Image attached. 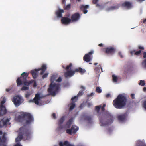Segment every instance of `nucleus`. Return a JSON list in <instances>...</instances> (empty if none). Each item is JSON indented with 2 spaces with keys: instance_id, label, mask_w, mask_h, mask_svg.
<instances>
[{
  "instance_id": "1",
  "label": "nucleus",
  "mask_w": 146,
  "mask_h": 146,
  "mask_svg": "<svg viewBox=\"0 0 146 146\" xmlns=\"http://www.w3.org/2000/svg\"><path fill=\"white\" fill-rule=\"evenodd\" d=\"M18 136L15 139V141L17 142V143L14 146H22L17 142L20 141L23 137L26 140H29L32 137V130L31 129L26 128L25 126L20 128L18 131Z\"/></svg>"
},
{
  "instance_id": "2",
  "label": "nucleus",
  "mask_w": 146,
  "mask_h": 146,
  "mask_svg": "<svg viewBox=\"0 0 146 146\" xmlns=\"http://www.w3.org/2000/svg\"><path fill=\"white\" fill-rule=\"evenodd\" d=\"M104 108L102 107V112L98 115L100 125L102 126H105L108 124L111 123L113 121V117L108 111L103 112Z\"/></svg>"
},
{
  "instance_id": "3",
  "label": "nucleus",
  "mask_w": 146,
  "mask_h": 146,
  "mask_svg": "<svg viewBox=\"0 0 146 146\" xmlns=\"http://www.w3.org/2000/svg\"><path fill=\"white\" fill-rule=\"evenodd\" d=\"M28 75V73L23 72L21 74V76H23V77L19 78L17 80V85L18 86H20L22 83L24 84V86L21 89L22 91L28 90L29 88V86L33 82V81L32 80L29 82L26 81V78Z\"/></svg>"
},
{
  "instance_id": "4",
  "label": "nucleus",
  "mask_w": 146,
  "mask_h": 146,
  "mask_svg": "<svg viewBox=\"0 0 146 146\" xmlns=\"http://www.w3.org/2000/svg\"><path fill=\"white\" fill-rule=\"evenodd\" d=\"M127 99L124 95L122 94H119L113 102L114 106L118 109H122L126 105Z\"/></svg>"
},
{
  "instance_id": "5",
  "label": "nucleus",
  "mask_w": 146,
  "mask_h": 146,
  "mask_svg": "<svg viewBox=\"0 0 146 146\" xmlns=\"http://www.w3.org/2000/svg\"><path fill=\"white\" fill-rule=\"evenodd\" d=\"M21 116L18 118V121L20 122L24 121L27 125H30L33 123L34 118L29 113L27 112L21 113Z\"/></svg>"
},
{
  "instance_id": "6",
  "label": "nucleus",
  "mask_w": 146,
  "mask_h": 146,
  "mask_svg": "<svg viewBox=\"0 0 146 146\" xmlns=\"http://www.w3.org/2000/svg\"><path fill=\"white\" fill-rule=\"evenodd\" d=\"M62 81V78L59 77L54 82H52L50 84L49 87L48 89V91L52 96H55L59 91L60 88V86L59 84L56 83V82H60Z\"/></svg>"
},
{
  "instance_id": "7",
  "label": "nucleus",
  "mask_w": 146,
  "mask_h": 146,
  "mask_svg": "<svg viewBox=\"0 0 146 146\" xmlns=\"http://www.w3.org/2000/svg\"><path fill=\"white\" fill-rule=\"evenodd\" d=\"M72 66V63H70L69 65H68L66 68V70L67 72H65V76L66 77H71L75 74V72H79L81 74H83L86 72V70L84 69H82L81 68L76 69L74 71L71 69Z\"/></svg>"
},
{
  "instance_id": "8",
  "label": "nucleus",
  "mask_w": 146,
  "mask_h": 146,
  "mask_svg": "<svg viewBox=\"0 0 146 146\" xmlns=\"http://www.w3.org/2000/svg\"><path fill=\"white\" fill-rule=\"evenodd\" d=\"M73 121L72 118L70 119L65 126V129H66L67 133L70 135H72V133L75 134L78 130V127L75 125L72 126L71 129H68L70 128Z\"/></svg>"
},
{
  "instance_id": "9",
  "label": "nucleus",
  "mask_w": 146,
  "mask_h": 146,
  "mask_svg": "<svg viewBox=\"0 0 146 146\" xmlns=\"http://www.w3.org/2000/svg\"><path fill=\"white\" fill-rule=\"evenodd\" d=\"M47 68V65L45 64H43L41 67L38 69H35L31 70V72L32 75L33 77L34 78H36L38 76L39 71L41 70L40 74L41 75H42L44 73L45 70Z\"/></svg>"
},
{
  "instance_id": "10",
  "label": "nucleus",
  "mask_w": 146,
  "mask_h": 146,
  "mask_svg": "<svg viewBox=\"0 0 146 146\" xmlns=\"http://www.w3.org/2000/svg\"><path fill=\"white\" fill-rule=\"evenodd\" d=\"M12 101L16 107H18L23 103L24 100L22 96L18 95L14 97Z\"/></svg>"
},
{
  "instance_id": "11",
  "label": "nucleus",
  "mask_w": 146,
  "mask_h": 146,
  "mask_svg": "<svg viewBox=\"0 0 146 146\" xmlns=\"http://www.w3.org/2000/svg\"><path fill=\"white\" fill-rule=\"evenodd\" d=\"M44 97V96L41 94L37 93L35 95V97L33 100H30L29 101V102H34L35 104L40 105V102L42 98Z\"/></svg>"
},
{
  "instance_id": "12",
  "label": "nucleus",
  "mask_w": 146,
  "mask_h": 146,
  "mask_svg": "<svg viewBox=\"0 0 146 146\" xmlns=\"http://www.w3.org/2000/svg\"><path fill=\"white\" fill-rule=\"evenodd\" d=\"M116 117L120 123H124L127 120L128 115L127 113L119 114L117 115Z\"/></svg>"
},
{
  "instance_id": "13",
  "label": "nucleus",
  "mask_w": 146,
  "mask_h": 146,
  "mask_svg": "<svg viewBox=\"0 0 146 146\" xmlns=\"http://www.w3.org/2000/svg\"><path fill=\"white\" fill-rule=\"evenodd\" d=\"M11 119V118L4 117L1 119L0 121V127H3L8 124H10L9 122Z\"/></svg>"
},
{
  "instance_id": "14",
  "label": "nucleus",
  "mask_w": 146,
  "mask_h": 146,
  "mask_svg": "<svg viewBox=\"0 0 146 146\" xmlns=\"http://www.w3.org/2000/svg\"><path fill=\"white\" fill-rule=\"evenodd\" d=\"M65 117V116H62L58 120V127L57 128V130L58 131H60L63 129H65V126L63 127L62 124L64 121Z\"/></svg>"
},
{
  "instance_id": "15",
  "label": "nucleus",
  "mask_w": 146,
  "mask_h": 146,
  "mask_svg": "<svg viewBox=\"0 0 146 146\" xmlns=\"http://www.w3.org/2000/svg\"><path fill=\"white\" fill-rule=\"evenodd\" d=\"M7 111L5 107L3 105H0V117H2L7 113Z\"/></svg>"
},
{
  "instance_id": "16",
  "label": "nucleus",
  "mask_w": 146,
  "mask_h": 146,
  "mask_svg": "<svg viewBox=\"0 0 146 146\" xmlns=\"http://www.w3.org/2000/svg\"><path fill=\"white\" fill-rule=\"evenodd\" d=\"M93 51H91L88 54H86L84 57V60L86 62H88L91 60V58L90 55H92L94 53Z\"/></svg>"
},
{
  "instance_id": "17",
  "label": "nucleus",
  "mask_w": 146,
  "mask_h": 146,
  "mask_svg": "<svg viewBox=\"0 0 146 146\" xmlns=\"http://www.w3.org/2000/svg\"><path fill=\"white\" fill-rule=\"evenodd\" d=\"M62 23L65 25H68L72 21L68 17H63L61 20Z\"/></svg>"
},
{
  "instance_id": "18",
  "label": "nucleus",
  "mask_w": 146,
  "mask_h": 146,
  "mask_svg": "<svg viewBox=\"0 0 146 146\" xmlns=\"http://www.w3.org/2000/svg\"><path fill=\"white\" fill-rule=\"evenodd\" d=\"M78 98V97L77 96H75L74 97L72 98L71 100L73 102L70 105V110H72L75 106V104L74 102H76Z\"/></svg>"
},
{
  "instance_id": "19",
  "label": "nucleus",
  "mask_w": 146,
  "mask_h": 146,
  "mask_svg": "<svg viewBox=\"0 0 146 146\" xmlns=\"http://www.w3.org/2000/svg\"><path fill=\"white\" fill-rule=\"evenodd\" d=\"M105 52L107 54H112L114 53L115 50L113 47L109 46L105 48Z\"/></svg>"
},
{
  "instance_id": "20",
  "label": "nucleus",
  "mask_w": 146,
  "mask_h": 146,
  "mask_svg": "<svg viewBox=\"0 0 146 146\" xmlns=\"http://www.w3.org/2000/svg\"><path fill=\"white\" fill-rule=\"evenodd\" d=\"M122 6L127 9H130L133 7L132 3L128 1H125L122 4Z\"/></svg>"
},
{
  "instance_id": "21",
  "label": "nucleus",
  "mask_w": 146,
  "mask_h": 146,
  "mask_svg": "<svg viewBox=\"0 0 146 146\" xmlns=\"http://www.w3.org/2000/svg\"><path fill=\"white\" fill-rule=\"evenodd\" d=\"M80 121H82L83 120H86L89 123H92L93 121L92 118L89 116H86L85 115H82L80 117Z\"/></svg>"
},
{
  "instance_id": "22",
  "label": "nucleus",
  "mask_w": 146,
  "mask_h": 146,
  "mask_svg": "<svg viewBox=\"0 0 146 146\" xmlns=\"http://www.w3.org/2000/svg\"><path fill=\"white\" fill-rule=\"evenodd\" d=\"M80 18V15L78 13H76L72 16L71 20L72 22H76L78 21Z\"/></svg>"
},
{
  "instance_id": "23",
  "label": "nucleus",
  "mask_w": 146,
  "mask_h": 146,
  "mask_svg": "<svg viewBox=\"0 0 146 146\" xmlns=\"http://www.w3.org/2000/svg\"><path fill=\"white\" fill-rule=\"evenodd\" d=\"M89 5H81L80 7V9L84 12V14L88 12V11L86 10L89 8Z\"/></svg>"
},
{
  "instance_id": "24",
  "label": "nucleus",
  "mask_w": 146,
  "mask_h": 146,
  "mask_svg": "<svg viewBox=\"0 0 146 146\" xmlns=\"http://www.w3.org/2000/svg\"><path fill=\"white\" fill-rule=\"evenodd\" d=\"M64 12L63 10L59 9L56 11V15L58 17H61L62 16V13Z\"/></svg>"
},
{
  "instance_id": "25",
  "label": "nucleus",
  "mask_w": 146,
  "mask_h": 146,
  "mask_svg": "<svg viewBox=\"0 0 146 146\" xmlns=\"http://www.w3.org/2000/svg\"><path fill=\"white\" fill-rule=\"evenodd\" d=\"M60 146H74V145L71 144L67 141H65L64 142L62 141L59 143Z\"/></svg>"
},
{
  "instance_id": "26",
  "label": "nucleus",
  "mask_w": 146,
  "mask_h": 146,
  "mask_svg": "<svg viewBox=\"0 0 146 146\" xmlns=\"http://www.w3.org/2000/svg\"><path fill=\"white\" fill-rule=\"evenodd\" d=\"M136 146H146L144 140H138L137 141Z\"/></svg>"
},
{
  "instance_id": "27",
  "label": "nucleus",
  "mask_w": 146,
  "mask_h": 146,
  "mask_svg": "<svg viewBox=\"0 0 146 146\" xmlns=\"http://www.w3.org/2000/svg\"><path fill=\"white\" fill-rule=\"evenodd\" d=\"M120 6V5L118 4L115 6H111L108 8L107 9V10L108 11H110L117 9H118Z\"/></svg>"
},
{
  "instance_id": "28",
  "label": "nucleus",
  "mask_w": 146,
  "mask_h": 146,
  "mask_svg": "<svg viewBox=\"0 0 146 146\" xmlns=\"http://www.w3.org/2000/svg\"><path fill=\"white\" fill-rule=\"evenodd\" d=\"M6 140L5 137L3 136L0 142V146H7L5 143Z\"/></svg>"
},
{
  "instance_id": "29",
  "label": "nucleus",
  "mask_w": 146,
  "mask_h": 146,
  "mask_svg": "<svg viewBox=\"0 0 146 146\" xmlns=\"http://www.w3.org/2000/svg\"><path fill=\"white\" fill-rule=\"evenodd\" d=\"M98 0H93V3L94 4H96V7L100 9H102L103 8V6L102 5L97 4Z\"/></svg>"
},
{
  "instance_id": "30",
  "label": "nucleus",
  "mask_w": 146,
  "mask_h": 146,
  "mask_svg": "<svg viewBox=\"0 0 146 146\" xmlns=\"http://www.w3.org/2000/svg\"><path fill=\"white\" fill-rule=\"evenodd\" d=\"M58 77L57 74H54L52 75L51 78V82H54L56 80Z\"/></svg>"
},
{
  "instance_id": "31",
  "label": "nucleus",
  "mask_w": 146,
  "mask_h": 146,
  "mask_svg": "<svg viewBox=\"0 0 146 146\" xmlns=\"http://www.w3.org/2000/svg\"><path fill=\"white\" fill-rule=\"evenodd\" d=\"M141 66L142 68L144 69H146V58L142 62Z\"/></svg>"
},
{
  "instance_id": "32",
  "label": "nucleus",
  "mask_w": 146,
  "mask_h": 146,
  "mask_svg": "<svg viewBox=\"0 0 146 146\" xmlns=\"http://www.w3.org/2000/svg\"><path fill=\"white\" fill-rule=\"evenodd\" d=\"M32 93V91L28 92L25 94V97L27 98H28Z\"/></svg>"
},
{
  "instance_id": "33",
  "label": "nucleus",
  "mask_w": 146,
  "mask_h": 146,
  "mask_svg": "<svg viewBox=\"0 0 146 146\" xmlns=\"http://www.w3.org/2000/svg\"><path fill=\"white\" fill-rule=\"evenodd\" d=\"M145 84L144 80H141L140 81V82L139 83V85H141L142 86H144Z\"/></svg>"
},
{
  "instance_id": "34",
  "label": "nucleus",
  "mask_w": 146,
  "mask_h": 146,
  "mask_svg": "<svg viewBox=\"0 0 146 146\" xmlns=\"http://www.w3.org/2000/svg\"><path fill=\"white\" fill-rule=\"evenodd\" d=\"M7 100V98L5 97H4L3 99V100L1 101V103H0V105H3V104L5 103L6 101Z\"/></svg>"
},
{
  "instance_id": "35",
  "label": "nucleus",
  "mask_w": 146,
  "mask_h": 146,
  "mask_svg": "<svg viewBox=\"0 0 146 146\" xmlns=\"http://www.w3.org/2000/svg\"><path fill=\"white\" fill-rule=\"evenodd\" d=\"M112 78L114 82H116L117 81V77L115 75H112Z\"/></svg>"
},
{
  "instance_id": "36",
  "label": "nucleus",
  "mask_w": 146,
  "mask_h": 146,
  "mask_svg": "<svg viewBox=\"0 0 146 146\" xmlns=\"http://www.w3.org/2000/svg\"><path fill=\"white\" fill-rule=\"evenodd\" d=\"M101 107V105L97 106L96 107H95L96 110L98 113V112L99 111Z\"/></svg>"
},
{
  "instance_id": "37",
  "label": "nucleus",
  "mask_w": 146,
  "mask_h": 146,
  "mask_svg": "<svg viewBox=\"0 0 146 146\" xmlns=\"http://www.w3.org/2000/svg\"><path fill=\"white\" fill-rule=\"evenodd\" d=\"M96 91L99 93H100L102 92V90L99 87H97L96 88Z\"/></svg>"
},
{
  "instance_id": "38",
  "label": "nucleus",
  "mask_w": 146,
  "mask_h": 146,
  "mask_svg": "<svg viewBox=\"0 0 146 146\" xmlns=\"http://www.w3.org/2000/svg\"><path fill=\"white\" fill-rule=\"evenodd\" d=\"M48 74H49L48 72H46V73H45L42 76V78L44 79V78H46L48 76Z\"/></svg>"
},
{
  "instance_id": "39",
  "label": "nucleus",
  "mask_w": 146,
  "mask_h": 146,
  "mask_svg": "<svg viewBox=\"0 0 146 146\" xmlns=\"http://www.w3.org/2000/svg\"><path fill=\"white\" fill-rule=\"evenodd\" d=\"M100 68H101V67L100 66H98L96 68H95V70H96V72L97 73H99L100 71Z\"/></svg>"
},
{
  "instance_id": "40",
  "label": "nucleus",
  "mask_w": 146,
  "mask_h": 146,
  "mask_svg": "<svg viewBox=\"0 0 146 146\" xmlns=\"http://www.w3.org/2000/svg\"><path fill=\"white\" fill-rule=\"evenodd\" d=\"M70 7H71L70 4H68L65 7V9L67 10H68L70 9Z\"/></svg>"
},
{
  "instance_id": "41",
  "label": "nucleus",
  "mask_w": 146,
  "mask_h": 146,
  "mask_svg": "<svg viewBox=\"0 0 146 146\" xmlns=\"http://www.w3.org/2000/svg\"><path fill=\"white\" fill-rule=\"evenodd\" d=\"M81 90L84 91L86 89V87L83 85H81L80 86Z\"/></svg>"
},
{
  "instance_id": "42",
  "label": "nucleus",
  "mask_w": 146,
  "mask_h": 146,
  "mask_svg": "<svg viewBox=\"0 0 146 146\" xmlns=\"http://www.w3.org/2000/svg\"><path fill=\"white\" fill-rule=\"evenodd\" d=\"M83 93H84L83 91L80 90L79 92V93H78V94L77 96H82V94H83Z\"/></svg>"
},
{
  "instance_id": "43",
  "label": "nucleus",
  "mask_w": 146,
  "mask_h": 146,
  "mask_svg": "<svg viewBox=\"0 0 146 146\" xmlns=\"http://www.w3.org/2000/svg\"><path fill=\"white\" fill-rule=\"evenodd\" d=\"M94 95V93L93 92H92L90 94H89L88 95V97L89 98H91V96H93Z\"/></svg>"
},
{
  "instance_id": "44",
  "label": "nucleus",
  "mask_w": 146,
  "mask_h": 146,
  "mask_svg": "<svg viewBox=\"0 0 146 146\" xmlns=\"http://www.w3.org/2000/svg\"><path fill=\"white\" fill-rule=\"evenodd\" d=\"M52 117L54 119H56L57 118V117L56 116V114L54 113H53L52 114Z\"/></svg>"
},
{
  "instance_id": "45",
  "label": "nucleus",
  "mask_w": 146,
  "mask_h": 146,
  "mask_svg": "<svg viewBox=\"0 0 146 146\" xmlns=\"http://www.w3.org/2000/svg\"><path fill=\"white\" fill-rule=\"evenodd\" d=\"M141 50H139L138 51L136 52H135V54L137 55H139L141 53Z\"/></svg>"
},
{
  "instance_id": "46",
  "label": "nucleus",
  "mask_w": 146,
  "mask_h": 146,
  "mask_svg": "<svg viewBox=\"0 0 146 146\" xmlns=\"http://www.w3.org/2000/svg\"><path fill=\"white\" fill-rule=\"evenodd\" d=\"M87 104L88 107H90L92 105V104L90 102H87Z\"/></svg>"
},
{
  "instance_id": "47",
  "label": "nucleus",
  "mask_w": 146,
  "mask_h": 146,
  "mask_svg": "<svg viewBox=\"0 0 146 146\" xmlns=\"http://www.w3.org/2000/svg\"><path fill=\"white\" fill-rule=\"evenodd\" d=\"M131 98H132V99H134L135 98V94H131Z\"/></svg>"
},
{
  "instance_id": "48",
  "label": "nucleus",
  "mask_w": 146,
  "mask_h": 146,
  "mask_svg": "<svg viewBox=\"0 0 146 146\" xmlns=\"http://www.w3.org/2000/svg\"><path fill=\"white\" fill-rule=\"evenodd\" d=\"M135 51L134 50H131L130 51V53L131 55H132L135 53Z\"/></svg>"
},
{
  "instance_id": "49",
  "label": "nucleus",
  "mask_w": 146,
  "mask_h": 146,
  "mask_svg": "<svg viewBox=\"0 0 146 146\" xmlns=\"http://www.w3.org/2000/svg\"><path fill=\"white\" fill-rule=\"evenodd\" d=\"M143 107L146 110V101L144 102L143 104Z\"/></svg>"
},
{
  "instance_id": "50",
  "label": "nucleus",
  "mask_w": 146,
  "mask_h": 146,
  "mask_svg": "<svg viewBox=\"0 0 146 146\" xmlns=\"http://www.w3.org/2000/svg\"><path fill=\"white\" fill-rule=\"evenodd\" d=\"M118 54L121 58H123V56L122 55V54L121 52H119Z\"/></svg>"
},
{
  "instance_id": "51",
  "label": "nucleus",
  "mask_w": 146,
  "mask_h": 146,
  "mask_svg": "<svg viewBox=\"0 0 146 146\" xmlns=\"http://www.w3.org/2000/svg\"><path fill=\"white\" fill-rule=\"evenodd\" d=\"M143 57L144 58H146V52H144L143 53Z\"/></svg>"
},
{
  "instance_id": "52",
  "label": "nucleus",
  "mask_w": 146,
  "mask_h": 146,
  "mask_svg": "<svg viewBox=\"0 0 146 146\" xmlns=\"http://www.w3.org/2000/svg\"><path fill=\"white\" fill-rule=\"evenodd\" d=\"M139 49H142V50H144V47H143V46H139Z\"/></svg>"
},
{
  "instance_id": "53",
  "label": "nucleus",
  "mask_w": 146,
  "mask_h": 146,
  "mask_svg": "<svg viewBox=\"0 0 146 146\" xmlns=\"http://www.w3.org/2000/svg\"><path fill=\"white\" fill-rule=\"evenodd\" d=\"M106 96L107 98H109L110 96V94H108L106 95Z\"/></svg>"
},
{
  "instance_id": "54",
  "label": "nucleus",
  "mask_w": 146,
  "mask_h": 146,
  "mask_svg": "<svg viewBox=\"0 0 146 146\" xmlns=\"http://www.w3.org/2000/svg\"><path fill=\"white\" fill-rule=\"evenodd\" d=\"M37 86V84L35 82L34 83V87H36Z\"/></svg>"
},
{
  "instance_id": "55",
  "label": "nucleus",
  "mask_w": 146,
  "mask_h": 146,
  "mask_svg": "<svg viewBox=\"0 0 146 146\" xmlns=\"http://www.w3.org/2000/svg\"><path fill=\"white\" fill-rule=\"evenodd\" d=\"M66 0H62V3L63 4H65Z\"/></svg>"
},
{
  "instance_id": "56",
  "label": "nucleus",
  "mask_w": 146,
  "mask_h": 146,
  "mask_svg": "<svg viewBox=\"0 0 146 146\" xmlns=\"http://www.w3.org/2000/svg\"><path fill=\"white\" fill-rule=\"evenodd\" d=\"M103 45V44H102V43H101V44H99V46L101 47V46H102Z\"/></svg>"
},
{
  "instance_id": "57",
  "label": "nucleus",
  "mask_w": 146,
  "mask_h": 146,
  "mask_svg": "<svg viewBox=\"0 0 146 146\" xmlns=\"http://www.w3.org/2000/svg\"><path fill=\"white\" fill-rule=\"evenodd\" d=\"M10 90L9 89L7 88L6 89V91L7 92H9V91Z\"/></svg>"
},
{
  "instance_id": "58",
  "label": "nucleus",
  "mask_w": 146,
  "mask_h": 146,
  "mask_svg": "<svg viewBox=\"0 0 146 146\" xmlns=\"http://www.w3.org/2000/svg\"><path fill=\"white\" fill-rule=\"evenodd\" d=\"M143 91H146V87H144L143 88Z\"/></svg>"
},
{
  "instance_id": "59",
  "label": "nucleus",
  "mask_w": 146,
  "mask_h": 146,
  "mask_svg": "<svg viewBox=\"0 0 146 146\" xmlns=\"http://www.w3.org/2000/svg\"><path fill=\"white\" fill-rule=\"evenodd\" d=\"M106 106V105L105 104H104L103 106H102L103 107H105Z\"/></svg>"
},
{
  "instance_id": "60",
  "label": "nucleus",
  "mask_w": 146,
  "mask_h": 146,
  "mask_svg": "<svg viewBox=\"0 0 146 146\" xmlns=\"http://www.w3.org/2000/svg\"><path fill=\"white\" fill-rule=\"evenodd\" d=\"M143 22L144 23H145V22H146V19L144 20V21H143Z\"/></svg>"
},
{
  "instance_id": "61",
  "label": "nucleus",
  "mask_w": 146,
  "mask_h": 146,
  "mask_svg": "<svg viewBox=\"0 0 146 146\" xmlns=\"http://www.w3.org/2000/svg\"><path fill=\"white\" fill-rule=\"evenodd\" d=\"M78 146H84L82 144H80V145H78Z\"/></svg>"
},
{
  "instance_id": "62",
  "label": "nucleus",
  "mask_w": 146,
  "mask_h": 146,
  "mask_svg": "<svg viewBox=\"0 0 146 146\" xmlns=\"http://www.w3.org/2000/svg\"><path fill=\"white\" fill-rule=\"evenodd\" d=\"M98 64V63H95L94 64L95 65H97V64Z\"/></svg>"
},
{
  "instance_id": "63",
  "label": "nucleus",
  "mask_w": 146,
  "mask_h": 146,
  "mask_svg": "<svg viewBox=\"0 0 146 146\" xmlns=\"http://www.w3.org/2000/svg\"><path fill=\"white\" fill-rule=\"evenodd\" d=\"M2 132L1 131H0V134H2Z\"/></svg>"
},
{
  "instance_id": "64",
  "label": "nucleus",
  "mask_w": 146,
  "mask_h": 146,
  "mask_svg": "<svg viewBox=\"0 0 146 146\" xmlns=\"http://www.w3.org/2000/svg\"><path fill=\"white\" fill-rule=\"evenodd\" d=\"M100 68L101 69V70H102V72H103V70L102 69V68L101 67Z\"/></svg>"
}]
</instances>
